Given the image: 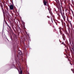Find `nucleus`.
Returning a JSON list of instances; mask_svg holds the SVG:
<instances>
[{
	"label": "nucleus",
	"mask_w": 74,
	"mask_h": 74,
	"mask_svg": "<svg viewBox=\"0 0 74 74\" xmlns=\"http://www.w3.org/2000/svg\"><path fill=\"white\" fill-rule=\"evenodd\" d=\"M72 14H73V11H72Z\"/></svg>",
	"instance_id": "obj_31"
},
{
	"label": "nucleus",
	"mask_w": 74,
	"mask_h": 74,
	"mask_svg": "<svg viewBox=\"0 0 74 74\" xmlns=\"http://www.w3.org/2000/svg\"><path fill=\"white\" fill-rule=\"evenodd\" d=\"M22 23L23 24V26L25 27V22H23H23H22Z\"/></svg>",
	"instance_id": "obj_16"
},
{
	"label": "nucleus",
	"mask_w": 74,
	"mask_h": 74,
	"mask_svg": "<svg viewBox=\"0 0 74 74\" xmlns=\"http://www.w3.org/2000/svg\"><path fill=\"white\" fill-rule=\"evenodd\" d=\"M18 32H20L19 33H22V30H21V28L18 27Z\"/></svg>",
	"instance_id": "obj_6"
},
{
	"label": "nucleus",
	"mask_w": 74,
	"mask_h": 74,
	"mask_svg": "<svg viewBox=\"0 0 74 74\" xmlns=\"http://www.w3.org/2000/svg\"><path fill=\"white\" fill-rule=\"evenodd\" d=\"M62 25H63L64 26V28H66V23H64L62 24Z\"/></svg>",
	"instance_id": "obj_14"
},
{
	"label": "nucleus",
	"mask_w": 74,
	"mask_h": 74,
	"mask_svg": "<svg viewBox=\"0 0 74 74\" xmlns=\"http://www.w3.org/2000/svg\"><path fill=\"white\" fill-rule=\"evenodd\" d=\"M69 1H70V0H69Z\"/></svg>",
	"instance_id": "obj_36"
},
{
	"label": "nucleus",
	"mask_w": 74,
	"mask_h": 74,
	"mask_svg": "<svg viewBox=\"0 0 74 74\" xmlns=\"http://www.w3.org/2000/svg\"><path fill=\"white\" fill-rule=\"evenodd\" d=\"M0 2H1V1H0Z\"/></svg>",
	"instance_id": "obj_37"
},
{
	"label": "nucleus",
	"mask_w": 74,
	"mask_h": 74,
	"mask_svg": "<svg viewBox=\"0 0 74 74\" xmlns=\"http://www.w3.org/2000/svg\"><path fill=\"white\" fill-rule=\"evenodd\" d=\"M71 71H74V70L73 69H71Z\"/></svg>",
	"instance_id": "obj_23"
},
{
	"label": "nucleus",
	"mask_w": 74,
	"mask_h": 74,
	"mask_svg": "<svg viewBox=\"0 0 74 74\" xmlns=\"http://www.w3.org/2000/svg\"><path fill=\"white\" fill-rule=\"evenodd\" d=\"M62 38L64 40H65V36H64V34H62Z\"/></svg>",
	"instance_id": "obj_10"
},
{
	"label": "nucleus",
	"mask_w": 74,
	"mask_h": 74,
	"mask_svg": "<svg viewBox=\"0 0 74 74\" xmlns=\"http://www.w3.org/2000/svg\"><path fill=\"white\" fill-rule=\"evenodd\" d=\"M67 31H66V34H67Z\"/></svg>",
	"instance_id": "obj_28"
},
{
	"label": "nucleus",
	"mask_w": 74,
	"mask_h": 74,
	"mask_svg": "<svg viewBox=\"0 0 74 74\" xmlns=\"http://www.w3.org/2000/svg\"><path fill=\"white\" fill-rule=\"evenodd\" d=\"M71 64V65H72V64Z\"/></svg>",
	"instance_id": "obj_38"
},
{
	"label": "nucleus",
	"mask_w": 74,
	"mask_h": 74,
	"mask_svg": "<svg viewBox=\"0 0 74 74\" xmlns=\"http://www.w3.org/2000/svg\"><path fill=\"white\" fill-rule=\"evenodd\" d=\"M59 10L60 11V13L61 14V15H63V13L62 12V9H61V8H60Z\"/></svg>",
	"instance_id": "obj_8"
},
{
	"label": "nucleus",
	"mask_w": 74,
	"mask_h": 74,
	"mask_svg": "<svg viewBox=\"0 0 74 74\" xmlns=\"http://www.w3.org/2000/svg\"><path fill=\"white\" fill-rule=\"evenodd\" d=\"M20 74H22V71H21L20 72Z\"/></svg>",
	"instance_id": "obj_21"
},
{
	"label": "nucleus",
	"mask_w": 74,
	"mask_h": 74,
	"mask_svg": "<svg viewBox=\"0 0 74 74\" xmlns=\"http://www.w3.org/2000/svg\"><path fill=\"white\" fill-rule=\"evenodd\" d=\"M67 10H67V9H66V10H65V11H66V12H67Z\"/></svg>",
	"instance_id": "obj_27"
},
{
	"label": "nucleus",
	"mask_w": 74,
	"mask_h": 74,
	"mask_svg": "<svg viewBox=\"0 0 74 74\" xmlns=\"http://www.w3.org/2000/svg\"><path fill=\"white\" fill-rule=\"evenodd\" d=\"M10 10H13L14 6H13V5H10Z\"/></svg>",
	"instance_id": "obj_4"
},
{
	"label": "nucleus",
	"mask_w": 74,
	"mask_h": 74,
	"mask_svg": "<svg viewBox=\"0 0 74 74\" xmlns=\"http://www.w3.org/2000/svg\"><path fill=\"white\" fill-rule=\"evenodd\" d=\"M5 23L6 24H7V25L8 26V27H9V28L10 29V28H11V27H10V26H9V25H8V24H7V22H6V21H5Z\"/></svg>",
	"instance_id": "obj_15"
},
{
	"label": "nucleus",
	"mask_w": 74,
	"mask_h": 74,
	"mask_svg": "<svg viewBox=\"0 0 74 74\" xmlns=\"http://www.w3.org/2000/svg\"><path fill=\"white\" fill-rule=\"evenodd\" d=\"M64 0H62V1H63Z\"/></svg>",
	"instance_id": "obj_41"
},
{
	"label": "nucleus",
	"mask_w": 74,
	"mask_h": 74,
	"mask_svg": "<svg viewBox=\"0 0 74 74\" xmlns=\"http://www.w3.org/2000/svg\"><path fill=\"white\" fill-rule=\"evenodd\" d=\"M55 23L56 24V25H58V23H56V22H55Z\"/></svg>",
	"instance_id": "obj_26"
},
{
	"label": "nucleus",
	"mask_w": 74,
	"mask_h": 74,
	"mask_svg": "<svg viewBox=\"0 0 74 74\" xmlns=\"http://www.w3.org/2000/svg\"><path fill=\"white\" fill-rule=\"evenodd\" d=\"M62 44H63L64 46H66V44H64V42H62Z\"/></svg>",
	"instance_id": "obj_19"
},
{
	"label": "nucleus",
	"mask_w": 74,
	"mask_h": 74,
	"mask_svg": "<svg viewBox=\"0 0 74 74\" xmlns=\"http://www.w3.org/2000/svg\"><path fill=\"white\" fill-rule=\"evenodd\" d=\"M11 40H12V38L11 39Z\"/></svg>",
	"instance_id": "obj_39"
},
{
	"label": "nucleus",
	"mask_w": 74,
	"mask_h": 74,
	"mask_svg": "<svg viewBox=\"0 0 74 74\" xmlns=\"http://www.w3.org/2000/svg\"><path fill=\"white\" fill-rule=\"evenodd\" d=\"M68 20H69L68 18V17H67V21H68Z\"/></svg>",
	"instance_id": "obj_30"
},
{
	"label": "nucleus",
	"mask_w": 74,
	"mask_h": 74,
	"mask_svg": "<svg viewBox=\"0 0 74 74\" xmlns=\"http://www.w3.org/2000/svg\"><path fill=\"white\" fill-rule=\"evenodd\" d=\"M71 0L72 1H72H73V0Z\"/></svg>",
	"instance_id": "obj_32"
},
{
	"label": "nucleus",
	"mask_w": 74,
	"mask_h": 74,
	"mask_svg": "<svg viewBox=\"0 0 74 74\" xmlns=\"http://www.w3.org/2000/svg\"><path fill=\"white\" fill-rule=\"evenodd\" d=\"M12 29H13L14 31V32H16V31H15V29H14V27H13V28H12Z\"/></svg>",
	"instance_id": "obj_20"
},
{
	"label": "nucleus",
	"mask_w": 74,
	"mask_h": 74,
	"mask_svg": "<svg viewBox=\"0 0 74 74\" xmlns=\"http://www.w3.org/2000/svg\"><path fill=\"white\" fill-rule=\"evenodd\" d=\"M70 25L71 26V29L72 30L71 32H73V33H74V27H73V25H72V24H71V23H70Z\"/></svg>",
	"instance_id": "obj_2"
},
{
	"label": "nucleus",
	"mask_w": 74,
	"mask_h": 74,
	"mask_svg": "<svg viewBox=\"0 0 74 74\" xmlns=\"http://www.w3.org/2000/svg\"><path fill=\"white\" fill-rule=\"evenodd\" d=\"M18 53L19 54V55L22 54V52L21 51H18Z\"/></svg>",
	"instance_id": "obj_13"
},
{
	"label": "nucleus",
	"mask_w": 74,
	"mask_h": 74,
	"mask_svg": "<svg viewBox=\"0 0 74 74\" xmlns=\"http://www.w3.org/2000/svg\"><path fill=\"white\" fill-rule=\"evenodd\" d=\"M11 26H12V28L14 27H13V25H11Z\"/></svg>",
	"instance_id": "obj_25"
},
{
	"label": "nucleus",
	"mask_w": 74,
	"mask_h": 74,
	"mask_svg": "<svg viewBox=\"0 0 74 74\" xmlns=\"http://www.w3.org/2000/svg\"><path fill=\"white\" fill-rule=\"evenodd\" d=\"M15 60L16 62V64L17 63V62H19V60H20V58H19L18 56L17 55L15 56Z\"/></svg>",
	"instance_id": "obj_1"
},
{
	"label": "nucleus",
	"mask_w": 74,
	"mask_h": 74,
	"mask_svg": "<svg viewBox=\"0 0 74 74\" xmlns=\"http://www.w3.org/2000/svg\"><path fill=\"white\" fill-rule=\"evenodd\" d=\"M58 5L57 6V8H58L59 9V8H60V3L59 4H58Z\"/></svg>",
	"instance_id": "obj_7"
},
{
	"label": "nucleus",
	"mask_w": 74,
	"mask_h": 74,
	"mask_svg": "<svg viewBox=\"0 0 74 74\" xmlns=\"http://www.w3.org/2000/svg\"><path fill=\"white\" fill-rule=\"evenodd\" d=\"M67 27H68V30L69 33H70V32H71L70 30H71V29H70V26H69V25H67Z\"/></svg>",
	"instance_id": "obj_3"
},
{
	"label": "nucleus",
	"mask_w": 74,
	"mask_h": 74,
	"mask_svg": "<svg viewBox=\"0 0 74 74\" xmlns=\"http://www.w3.org/2000/svg\"><path fill=\"white\" fill-rule=\"evenodd\" d=\"M12 3L13 4H14L13 3V2L12 1Z\"/></svg>",
	"instance_id": "obj_29"
},
{
	"label": "nucleus",
	"mask_w": 74,
	"mask_h": 74,
	"mask_svg": "<svg viewBox=\"0 0 74 74\" xmlns=\"http://www.w3.org/2000/svg\"><path fill=\"white\" fill-rule=\"evenodd\" d=\"M47 2L45 1V0H44L43 1V3L44 5L47 6Z\"/></svg>",
	"instance_id": "obj_5"
},
{
	"label": "nucleus",
	"mask_w": 74,
	"mask_h": 74,
	"mask_svg": "<svg viewBox=\"0 0 74 74\" xmlns=\"http://www.w3.org/2000/svg\"><path fill=\"white\" fill-rule=\"evenodd\" d=\"M56 2L58 4H60V2H59V0H56Z\"/></svg>",
	"instance_id": "obj_11"
},
{
	"label": "nucleus",
	"mask_w": 74,
	"mask_h": 74,
	"mask_svg": "<svg viewBox=\"0 0 74 74\" xmlns=\"http://www.w3.org/2000/svg\"><path fill=\"white\" fill-rule=\"evenodd\" d=\"M1 7L2 10V11H3V13L4 14V10H3V5H2V4H1Z\"/></svg>",
	"instance_id": "obj_12"
},
{
	"label": "nucleus",
	"mask_w": 74,
	"mask_h": 74,
	"mask_svg": "<svg viewBox=\"0 0 74 74\" xmlns=\"http://www.w3.org/2000/svg\"><path fill=\"white\" fill-rule=\"evenodd\" d=\"M55 11H56V9H55Z\"/></svg>",
	"instance_id": "obj_33"
},
{
	"label": "nucleus",
	"mask_w": 74,
	"mask_h": 74,
	"mask_svg": "<svg viewBox=\"0 0 74 74\" xmlns=\"http://www.w3.org/2000/svg\"><path fill=\"white\" fill-rule=\"evenodd\" d=\"M13 66H15V65H13Z\"/></svg>",
	"instance_id": "obj_34"
},
{
	"label": "nucleus",
	"mask_w": 74,
	"mask_h": 74,
	"mask_svg": "<svg viewBox=\"0 0 74 74\" xmlns=\"http://www.w3.org/2000/svg\"><path fill=\"white\" fill-rule=\"evenodd\" d=\"M13 37L14 38L16 37V35H15V34H14V35H13Z\"/></svg>",
	"instance_id": "obj_17"
},
{
	"label": "nucleus",
	"mask_w": 74,
	"mask_h": 74,
	"mask_svg": "<svg viewBox=\"0 0 74 74\" xmlns=\"http://www.w3.org/2000/svg\"><path fill=\"white\" fill-rule=\"evenodd\" d=\"M57 12H58L57 11H56Z\"/></svg>",
	"instance_id": "obj_40"
},
{
	"label": "nucleus",
	"mask_w": 74,
	"mask_h": 74,
	"mask_svg": "<svg viewBox=\"0 0 74 74\" xmlns=\"http://www.w3.org/2000/svg\"><path fill=\"white\" fill-rule=\"evenodd\" d=\"M51 18L52 21V18Z\"/></svg>",
	"instance_id": "obj_35"
},
{
	"label": "nucleus",
	"mask_w": 74,
	"mask_h": 74,
	"mask_svg": "<svg viewBox=\"0 0 74 74\" xmlns=\"http://www.w3.org/2000/svg\"><path fill=\"white\" fill-rule=\"evenodd\" d=\"M60 34H62V31H61V30H60Z\"/></svg>",
	"instance_id": "obj_18"
},
{
	"label": "nucleus",
	"mask_w": 74,
	"mask_h": 74,
	"mask_svg": "<svg viewBox=\"0 0 74 74\" xmlns=\"http://www.w3.org/2000/svg\"><path fill=\"white\" fill-rule=\"evenodd\" d=\"M62 17L63 18L64 21H65L66 20V16H65L64 15L63 16V14L62 15Z\"/></svg>",
	"instance_id": "obj_9"
},
{
	"label": "nucleus",
	"mask_w": 74,
	"mask_h": 74,
	"mask_svg": "<svg viewBox=\"0 0 74 74\" xmlns=\"http://www.w3.org/2000/svg\"><path fill=\"white\" fill-rule=\"evenodd\" d=\"M47 18H50V17L49 16H47Z\"/></svg>",
	"instance_id": "obj_24"
},
{
	"label": "nucleus",
	"mask_w": 74,
	"mask_h": 74,
	"mask_svg": "<svg viewBox=\"0 0 74 74\" xmlns=\"http://www.w3.org/2000/svg\"><path fill=\"white\" fill-rule=\"evenodd\" d=\"M63 16H64V12H63L62 14Z\"/></svg>",
	"instance_id": "obj_22"
}]
</instances>
